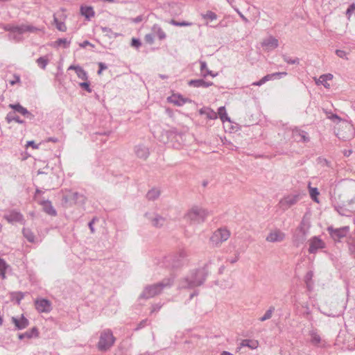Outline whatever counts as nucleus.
<instances>
[{
    "instance_id": "64",
    "label": "nucleus",
    "mask_w": 355,
    "mask_h": 355,
    "mask_svg": "<svg viewBox=\"0 0 355 355\" xmlns=\"http://www.w3.org/2000/svg\"><path fill=\"white\" fill-rule=\"evenodd\" d=\"M143 19V17L142 16L139 15V16H137V17L134 18L132 19V21L135 23H139L142 21Z\"/></svg>"
},
{
    "instance_id": "3",
    "label": "nucleus",
    "mask_w": 355,
    "mask_h": 355,
    "mask_svg": "<svg viewBox=\"0 0 355 355\" xmlns=\"http://www.w3.org/2000/svg\"><path fill=\"white\" fill-rule=\"evenodd\" d=\"M209 215V212L205 209L193 206L185 214L184 218L191 225H199L204 223Z\"/></svg>"
},
{
    "instance_id": "39",
    "label": "nucleus",
    "mask_w": 355,
    "mask_h": 355,
    "mask_svg": "<svg viewBox=\"0 0 355 355\" xmlns=\"http://www.w3.org/2000/svg\"><path fill=\"white\" fill-rule=\"evenodd\" d=\"M77 69L78 70L76 72L77 76L83 80H87V79H88L87 73L84 70V69L80 67V68H78Z\"/></svg>"
},
{
    "instance_id": "54",
    "label": "nucleus",
    "mask_w": 355,
    "mask_h": 355,
    "mask_svg": "<svg viewBox=\"0 0 355 355\" xmlns=\"http://www.w3.org/2000/svg\"><path fill=\"white\" fill-rule=\"evenodd\" d=\"M26 33L27 32H29V33H35L36 31H38V28L32 26V25H29V24H26Z\"/></svg>"
},
{
    "instance_id": "10",
    "label": "nucleus",
    "mask_w": 355,
    "mask_h": 355,
    "mask_svg": "<svg viewBox=\"0 0 355 355\" xmlns=\"http://www.w3.org/2000/svg\"><path fill=\"white\" fill-rule=\"evenodd\" d=\"M299 200V196L289 195L282 198L279 202V207L283 210H286L293 205H295Z\"/></svg>"
},
{
    "instance_id": "36",
    "label": "nucleus",
    "mask_w": 355,
    "mask_h": 355,
    "mask_svg": "<svg viewBox=\"0 0 355 355\" xmlns=\"http://www.w3.org/2000/svg\"><path fill=\"white\" fill-rule=\"evenodd\" d=\"M8 267V265L6 262V261L1 258H0V277L2 279L6 278V271Z\"/></svg>"
},
{
    "instance_id": "4",
    "label": "nucleus",
    "mask_w": 355,
    "mask_h": 355,
    "mask_svg": "<svg viewBox=\"0 0 355 355\" xmlns=\"http://www.w3.org/2000/svg\"><path fill=\"white\" fill-rule=\"evenodd\" d=\"M187 253L184 250H180L178 252L170 254L164 258L163 264L166 267L178 268L182 266Z\"/></svg>"
},
{
    "instance_id": "42",
    "label": "nucleus",
    "mask_w": 355,
    "mask_h": 355,
    "mask_svg": "<svg viewBox=\"0 0 355 355\" xmlns=\"http://www.w3.org/2000/svg\"><path fill=\"white\" fill-rule=\"evenodd\" d=\"M309 194L311 199L316 202H318V196L319 195V191L317 188H309Z\"/></svg>"
},
{
    "instance_id": "8",
    "label": "nucleus",
    "mask_w": 355,
    "mask_h": 355,
    "mask_svg": "<svg viewBox=\"0 0 355 355\" xmlns=\"http://www.w3.org/2000/svg\"><path fill=\"white\" fill-rule=\"evenodd\" d=\"M309 252L310 254H315L319 250H322L326 248L325 243L319 236H313L309 241Z\"/></svg>"
},
{
    "instance_id": "23",
    "label": "nucleus",
    "mask_w": 355,
    "mask_h": 355,
    "mask_svg": "<svg viewBox=\"0 0 355 355\" xmlns=\"http://www.w3.org/2000/svg\"><path fill=\"white\" fill-rule=\"evenodd\" d=\"M80 14L87 20H90L95 15L93 7L87 6H81L80 8Z\"/></svg>"
},
{
    "instance_id": "49",
    "label": "nucleus",
    "mask_w": 355,
    "mask_h": 355,
    "mask_svg": "<svg viewBox=\"0 0 355 355\" xmlns=\"http://www.w3.org/2000/svg\"><path fill=\"white\" fill-rule=\"evenodd\" d=\"M79 85H80V87L82 89H83L86 90L87 92H89V93H90V92H92V89H91V87H90V83H89V82H88V81H87V80H85V82L80 83L79 84Z\"/></svg>"
},
{
    "instance_id": "38",
    "label": "nucleus",
    "mask_w": 355,
    "mask_h": 355,
    "mask_svg": "<svg viewBox=\"0 0 355 355\" xmlns=\"http://www.w3.org/2000/svg\"><path fill=\"white\" fill-rule=\"evenodd\" d=\"M350 254L355 258V236L350 237L347 241Z\"/></svg>"
},
{
    "instance_id": "41",
    "label": "nucleus",
    "mask_w": 355,
    "mask_h": 355,
    "mask_svg": "<svg viewBox=\"0 0 355 355\" xmlns=\"http://www.w3.org/2000/svg\"><path fill=\"white\" fill-rule=\"evenodd\" d=\"M54 23L56 26L57 29L60 31L64 32L67 31V26L62 21H59L58 18L55 17H54Z\"/></svg>"
},
{
    "instance_id": "40",
    "label": "nucleus",
    "mask_w": 355,
    "mask_h": 355,
    "mask_svg": "<svg viewBox=\"0 0 355 355\" xmlns=\"http://www.w3.org/2000/svg\"><path fill=\"white\" fill-rule=\"evenodd\" d=\"M283 60L288 64H298L300 63V60L297 58H291L286 55H282Z\"/></svg>"
},
{
    "instance_id": "33",
    "label": "nucleus",
    "mask_w": 355,
    "mask_h": 355,
    "mask_svg": "<svg viewBox=\"0 0 355 355\" xmlns=\"http://www.w3.org/2000/svg\"><path fill=\"white\" fill-rule=\"evenodd\" d=\"M286 72H275L273 73L268 74L265 76H263L262 78L263 79V81L266 83L267 81L271 80L274 78H281L283 76H286Z\"/></svg>"
},
{
    "instance_id": "59",
    "label": "nucleus",
    "mask_w": 355,
    "mask_h": 355,
    "mask_svg": "<svg viewBox=\"0 0 355 355\" xmlns=\"http://www.w3.org/2000/svg\"><path fill=\"white\" fill-rule=\"evenodd\" d=\"M162 307V304H155L152 306L151 313L159 311Z\"/></svg>"
},
{
    "instance_id": "25",
    "label": "nucleus",
    "mask_w": 355,
    "mask_h": 355,
    "mask_svg": "<svg viewBox=\"0 0 355 355\" xmlns=\"http://www.w3.org/2000/svg\"><path fill=\"white\" fill-rule=\"evenodd\" d=\"M168 100L171 103L178 106L183 105L187 101L186 98H184L182 96L175 94H173L171 96L168 97Z\"/></svg>"
},
{
    "instance_id": "56",
    "label": "nucleus",
    "mask_w": 355,
    "mask_h": 355,
    "mask_svg": "<svg viewBox=\"0 0 355 355\" xmlns=\"http://www.w3.org/2000/svg\"><path fill=\"white\" fill-rule=\"evenodd\" d=\"M200 72H201V74L202 75V73L207 69V66L206 62H205V61H200Z\"/></svg>"
},
{
    "instance_id": "7",
    "label": "nucleus",
    "mask_w": 355,
    "mask_h": 355,
    "mask_svg": "<svg viewBox=\"0 0 355 355\" xmlns=\"http://www.w3.org/2000/svg\"><path fill=\"white\" fill-rule=\"evenodd\" d=\"M327 232L335 241H340L341 239L347 235L349 232V226H344L340 228L328 227Z\"/></svg>"
},
{
    "instance_id": "62",
    "label": "nucleus",
    "mask_w": 355,
    "mask_h": 355,
    "mask_svg": "<svg viewBox=\"0 0 355 355\" xmlns=\"http://www.w3.org/2000/svg\"><path fill=\"white\" fill-rule=\"evenodd\" d=\"M236 11L245 23L248 22V19L242 14L241 12L239 11V10L236 9Z\"/></svg>"
},
{
    "instance_id": "27",
    "label": "nucleus",
    "mask_w": 355,
    "mask_h": 355,
    "mask_svg": "<svg viewBox=\"0 0 355 355\" xmlns=\"http://www.w3.org/2000/svg\"><path fill=\"white\" fill-rule=\"evenodd\" d=\"M259 346V342L256 340L244 339L241 343V347H248L251 349H255Z\"/></svg>"
},
{
    "instance_id": "30",
    "label": "nucleus",
    "mask_w": 355,
    "mask_h": 355,
    "mask_svg": "<svg viewBox=\"0 0 355 355\" xmlns=\"http://www.w3.org/2000/svg\"><path fill=\"white\" fill-rule=\"evenodd\" d=\"M313 277V272L309 270L306 272L304 276V282L306 285V288L309 291H311L313 289V282L312 281V278Z\"/></svg>"
},
{
    "instance_id": "37",
    "label": "nucleus",
    "mask_w": 355,
    "mask_h": 355,
    "mask_svg": "<svg viewBox=\"0 0 355 355\" xmlns=\"http://www.w3.org/2000/svg\"><path fill=\"white\" fill-rule=\"evenodd\" d=\"M275 310V306H270L269 309L265 313V314L261 318H259V320L261 322H263V321L270 319L272 318V313H274Z\"/></svg>"
},
{
    "instance_id": "51",
    "label": "nucleus",
    "mask_w": 355,
    "mask_h": 355,
    "mask_svg": "<svg viewBox=\"0 0 355 355\" xmlns=\"http://www.w3.org/2000/svg\"><path fill=\"white\" fill-rule=\"evenodd\" d=\"M154 37L153 33L146 34L144 37L145 42L149 44H153L154 43Z\"/></svg>"
},
{
    "instance_id": "60",
    "label": "nucleus",
    "mask_w": 355,
    "mask_h": 355,
    "mask_svg": "<svg viewBox=\"0 0 355 355\" xmlns=\"http://www.w3.org/2000/svg\"><path fill=\"white\" fill-rule=\"evenodd\" d=\"M16 295H17L16 300H17V303L19 304L20 301L24 298V295L21 292H19Z\"/></svg>"
},
{
    "instance_id": "9",
    "label": "nucleus",
    "mask_w": 355,
    "mask_h": 355,
    "mask_svg": "<svg viewBox=\"0 0 355 355\" xmlns=\"http://www.w3.org/2000/svg\"><path fill=\"white\" fill-rule=\"evenodd\" d=\"M145 217L157 228L163 227L166 223V218L155 212H147Z\"/></svg>"
},
{
    "instance_id": "18",
    "label": "nucleus",
    "mask_w": 355,
    "mask_h": 355,
    "mask_svg": "<svg viewBox=\"0 0 355 355\" xmlns=\"http://www.w3.org/2000/svg\"><path fill=\"white\" fill-rule=\"evenodd\" d=\"M9 107L14 110L15 112L20 113L28 119H31L34 116L33 114H32L26 108L21 106L19 103L10 104Z\"/></svg>"
},
{
    "instance_id": "47",
    "label": "nucleus",
    "mask_w": 355,
    "mask_h": 355,
    "mask_svg": "<svg viewBox=\"0 0 355 355\" xmlns=\"http://www.w3.org/2000/svg\"><path fill=\"white\" fill-rule=\"evenodd\" d=\"M311 342L313 345H318L321 341L320 336L315 332L312 331L311 333Z\"/></svg>"
},
{
    "instance_id": "20",
    "label": "nucleus",
    "mask_w": 355,
    "mask_h": 355,
    "mask_svg": "<svg viewBox=\"0 0 355 355\" xmlns=\"http://www.w3.org/2000/svg\"><path fill=\"white\" fill-rule=\"evenodd\" d=\"M188 85L191 87H203L207 88L213 85L212 82H207L204 80L203 79H196V80H190L188 82Z\"/></svg>"
},
{
    "instance_id": "14",
    "label": "nucleus",
    "mask_w": 355,
    "mask_h": 355,
    "mask_svg": "<svg viewBox=\"0 0 355 355\" xmlns=\"http://www.w3.org/2000/svg\"><path fill=\"white\" fill-rule=\"evenodd\" d=\"M306 239V232L302 227H297L293 235V243L296 246L303 244Z\"/></svg>"
},
{
    "instance_id": "52",
    "label": "nucleus",
    "mask_w": 355,
    "mask_h": 355,
    "mask_svg": "<svg viewBox=\"0 0 355 355\" xmlns=\"http://www.w3.org/2000/svg\"><path fill=\"white\" fill-rule=\"evenodd\" d=\"M21 81V79H20V76L19 75H17V74H14L13 75V79L12 80H10V84L11 85H14L17 83H19Z\"/></svg>"
},
{
    "instance_id": "21",
    "label": "nucleus",
    "mask_w": 355,
    "mask_h": 355,
    "mask_svg": "<svg viewBox=\"0 0 355 355\" xmlns=\"http://www.w3.org/2000/svg\"><path fill=\"white\" fill-rule=\"evenodd\" d=\"M135 152L139 158L146 159L149 156V150L147 147L144 145H137L135 148Z\"/></svg>"
},
{
    "instance_id": "15",
    "label": "nucleus",
    "mask_w": 355,
    "mask_h": 355,
    "mask_svg": "<svg viewBox=\"0 0 355 355\" xmlns=\"http://www.w3.org/2000/svg\"><path fill=\"white\" fill-rule=\"evenodd\" d=\"M261 46L265 51H271L279 46V41L270 35L262 41Z\"/></svg>"
},
{
    "instance_id": "11",
    "label": "nucleus",
    "mask_w": 355,
    "mask_h": 355,
    "mask_svg": "<svg viewBox=\"0 0 355 355\" xmlns=\"http://www.w3.org/2000/svg\"><path fill=\"white\" fill-rule=\"evenodd\" d=\"M286 237L285 234L279 229L271 230L266 238L268 242L277 243L282 242Z\"/></svg>"
},
{
    "instance_id": "2",
    "label": "nucleus",
    "mask_w": 355,
    "mask_h": 355,
    "mask_svg": "<svg viewBox=\"0 0 355 355\" xmlns=\"http://www.w3.org/2000/svg\"><path fill=\"white\" fill-rule=\"evenodd\" d=\"M174 282L173 277L164 279L162 282L146 286L142 293L140 294L139 297L143 299H149L154 296L159 295L165 289L170 288Z\"/></svg>"
},
{
    "instance_id": "61",
    "label": "nucleus",
    "mask_w": 355,
    "mask_h": 355,
    "mask_svg": "<svg viewBox=\"0 0 355 355\" xmlns=\"http://www.w3.org/2000/svg\"><path fill=\"white\" fill-rule=\"evenodd\" d=\"M146 323H147V320H143L142 321H141L139 322L137 327L136 328V330H139V329L144 327L146 325Z\"/></svg>"
},
{
    "instance_id": "1",
    "label": "nucleus",
    "mask_w": 355,
    "mask_h": 355,
    "mask_svg": "<svg viewBox=\"0 0 355 355\" xmlns=\"http://www.w3.org/2000/svg\"><path fill=\"white\" fill-rule=\"evenodd\" d=\"M209 275L208 263L203 267L191 270V272L179 282L180 288H194L204 284Z\"/></svg>"
},
{
    "instance_id": "24",
    "label": "nucleus",
    "mask_w": 355,
    "mask_h": 355,
    "mask_svg": "<svg viewBox=\"0 0 355 355\" xmlns=\"http://www.w3.org/2000/svg\"><path fill=\"white\" fill-rule=\"evenodd\" d=\"M71 200L73 201L76 204L83 205L86 200L85 196L78 192H73L69 196Z\"/></svg>"
},
{
    "instance_id": "28",
    "label": "nucleus",
    "mask_w": 355,
    "mask_h": 355,
    "mask_svg": "<svg viewBox=\"0 0 355 355\" xmlns=\"http://www.w3.org/2000/svg\"><path fill=\"white\" fill-rule=\"evenodd\" d=\"M200 114H205L209 119H217V113L209 107H203L200 110Z\"/></svg>"
},
{
    "instance_id": "53",
    "label": "nucleus",
    "mask_w": 355,
    "mask_h": 355,
    "mask_svg": "<svg viewBox=\"0 0 355 355\" xmlns=\"http://www.w3.org/2000/svg\"><path fill=\"white\" fill-rule=\"evenodd\" d=\"M131 45L134 47L139 48L141 45V42L139 39L132 38Z\"/></svg>"
},
{
    "instance_id": "43",
    "label": "nucleus",
    "mask_w": 355,
    "mask_h": 355,
    "mask_svg": "<svg viewBox=\"0 0 355 355\" xmlns=\"http://www.w3.org/2000/svg\"><path fill=\"white\" fill-rule=\"evenodd\" d=\"M169 24L173 25V26H190L192 25V23L191 22H189V21H178L175 19H171L170 21H169Z\"/></svg>"
},
{
    "instance_id": "12",
    "label": "nucleus",
    "mask_w": 355,
    "mask_h": 355,
    "mask_svg": "<svg viewBox=\"0 0 355 355\" xmlns=\"http://www.w3.org/2000/svg\"><path fill=\"white\" fill-rule=\"evenodd\" d=\"M35 306L40 313H49L52 309L50 301L44 298L37 299L35 302Z\"/></svg>"
},
{
    "instance_id": "63",
    "label": "nucleus",
    "mask_w": 355,
    "mask_h": 355,
    "mask_svg": "<svg viewBox=\"0 0 355 355\" xmlns=\"http://www.w3.org/2000/svg\"><path fill=\"white\" fill-rule=\"evenodd\" d=\"M354 10H355V4L352 3L347 8V14H350L351 12H354Z\"/></svg>"
},
{
    "instance_id": "29",
    "label": "nucleus",
    "mask_w": 355,
    "mask_h": 355,
    "mask_svg": "<svg viewBox=\"0 0 355 355\" xmlns=\"http://www.w3.org/2000/svg\"><path fill=\"white\" fill-rule=\"evenodd\" d=\"M6 120L8 123H11L12 121H15L20 124L24 123V121L21 119L19 116H17L14 112H8L6 117Z\"/></svg>"
},
{
    "instance_id": "57",
    "label": "nucleus",
    "mask_w": 355,
    "mask_h": 355,
    "mask_svg": "<svg viewBox=\"0 0 355 355\" xmlns=\"http://www.w3.org/2000/svg\"><path fill=\"white\" fill-rule=\"evenodd\" d=\"M208 75L215 77L216 76L217 73H214L212 71L209 70L208 69L202 73L203 77H207Z\"/></svg>"
},
{
    "instance_id": "46",
    "label": "nucleus",
    "mask_w": 355,
    "mask_h": 355,
    "mask_svg": "<svg viewBox=\"0 0 355 355\" xmlns=\"http://www.w3.org/2000/svg\"><path fill=\"white\" fill-rule=\"evenodd\" d=\"M36 62L40 67L44 69L49 62V60L45 57H40L38 59H37Z\"/></svg>"
},
{
    "instance_id": "48",
    "label": "nucleus",
    "mask_w": 355,
    "mask_h": 355,
    "mask_svg": "<svg viewBox=\"0 0 355 355\" xmlns=\"http://www.w3.org/2000/svg\"><path fill=\"white\" fill-rule=\"evenodd\" d=\"M55 43L58 46H63L64 48H67L69 46L70 41L67 40L66 38H60Z\"/></svg>"
},
{
    "instance_id": "55",
    "label": "nucleus",
    "mask_w": 355,
    "mask_h": 355,
    "mask_svg": "<svg viewBox=\"0 0 355 355\" xmlns=\"http://www.w3.org/2000/svg\"><path fill=\"white\" fill-rule=\"evenodd\" d=\"M97 220L98 219L95 217L91 221H89L88 223L89 228L91 230L92 233L94 232V224L95 221Z\"/></svg>"
},
{
    "instance_id": "58",
    "label": "nucleus",
    "mask_w": 355,
    "mask_h": 355,
    "mask_svg": "<svg viewBox=\"0 0 355 355\" xmlns=\"http://www.w3.org/2000/svg\"><path fill=\"white\" fill-rule=\"evenodd\" d=\"M239 259V252H236L235 254V257L233 258L228 259V261H230L231 263H236Z\"/></svg>"
},
{
    "instance_id": "6",
    "label": "nucleus",
    "mask_w": 355,
    "mask_h": 355,
    "mask_svg": "<svg viewBox=\"0 0 355 355\" xmlns=\"http://www.w3.org/2000/svg\"><path fill=\"white\" fill-rule=\"evenodd\" d=\"M230 236V232L226 228H219L216 230L210 238V242L214 247H218L223 242L227 241Z\"/></svg>"
},
{
    "instance_id": "50",
    "label": "nucleus",
    "mask_w": 355,
    "mask_h": 355,
    "mask_svg": "<svg viewBox=\"0 0 355 355\" xmlns=\"http://www.w3.org/2000/svg\"><path fill=\"white\" fill-rule=\"evenodd\" d=\"M336 54L337 56H338L339 58H343V59H345V60H348V58H347V53L345 51H343V50H340V49H337L336 51Z\"/></svg>"
},
{
    "instance_id": "13",
    "label": "nucleus",
    "mask_w": 355,
    "mask_h": 355,
    "mask_svg": "<svg viewBox=\"0 0 355 355\" xmlns=\"http://www.w3.org/2000/svg\"><path fill=\"white\" fill-rule=\"evenodd\" d=\"M292 137L297 142L306 143L309 141L308 133L298 128H295L292 130Z\"/></svg>"
},
{
    "instance_id": "5",
    "label": "nucleus",
    "mask_w": 355,
    "mask_h": 355,
    "mask_svg": "<svg viewBox=\"0 0 355 355\" xmlns=\"http://www.w3.org/2000/svg\"><path fill=\"white\" fill-rule=\"evenodd\" d=\"M115 338L110 329L103 330L100 335L98 348L101 351H107L114 343Z\"/></svg>"
},
{
    "instance_id": "35",
    "label": "nucleus",
    "mask_w": 355,
    "mask_h": 355,
    "mask_svg": "<svg viewBox=\"0 0 355 355\" xmlns=\"http://www.w3.org/2000/svg\"><path fill=\"white\" fill-rule=\"evenodd\" d=\"M26 24H21L19 26H12L9 30L10 31L11 33H18V34L21 35V34L26 33Z\"/></svg>"
},
{
    "instance_id": "16",
    "label": "nucleus",
    "mask_w": 355,
    "mask_h": 355,
    "mask_svg": "<svg viewBox=\"0 0 355 355\" xmlns=\"http://www.w3.org/2000/svg\"><path fill=\"white\" fill-rule=\"evenodd\" d=\"M38 202L42 206L44 211L49 215L55 216L57 214L56 210L52 205L51 201L48 200L40 199Z\"/></svg>"
},
{
    "instance_id": "26",
    "label": "nucleus",
    "mask_w": 355,
    "mask_h": 355,
    "mask_svg": "<svg viewBox=\"0 0 355 355\" xmlns=\"http://www.w3.org/2000/svg\"><path fill=\"white\" fill-rule=\"evenodd\" d=\"M153 33L157 35L160 40H163L166 38V35L162 28L157 24L153 25L152 27Z\"/></svg>"
},
{
    "instance_id": "22",
    "label": "nucleus",
    "mask_w": 355,
    "mask_h": 355,
    "mask_svg": "<svg viewBox=\"0 0 355 355\" xmlns=\"http://www.w3.org/2000/svg\"><path fill=\"white\" fill-rule=\"evenodd\" d=\"M39 336V331L37 327H33L31 330L27 331L24 333L19 334L18 338L20 340L24 338L31 339L33 338H37Z\"/></svg>"
},
{
    "instance_id": "32",
    "label": "nucleus",
    "mask_w": 355,
    "mask_h": 355,
    "mask_svg": "<svg viewBox=\"0 0 355 355\" xmlns=\"http://www.w3.org/2000/svg\"><path fill=\"white\" fill-rule=\"evenodd\" d=\"M217 116L218 115L219 118L222 121L223 123L225 121H230V118L228 116L225 107L224 106H221L218 109Z\"/></svg>"
},
{
    "instance_id": "31",
    "label": "nucleus",
    "mask_w": 355,
    "mask_h": 355,
    "mask_svg": "<svg viewBox=\"0 0 355 355\" xmlns=\"http://www.w3.org/2000/svg\"><path fill=\"white\" fill-rule=\"evenodd\" d=\"M22 233L24 236L27 239V241L30 243H35V236L33 232L28 228H23Z\"/></svg>"
},
{
    "instance_id": "34",
    "label": "nucleus",
    "mask_w": 355,
    "mask_h": 355,
    "mask_svg": "<svg viewBox=\"0 0 355 355\" xmlns=\"http://www.w3.org/2000/svg\"><path fill=\"white\" fill-rule=\"evenodd\" d=\"M160 196V191L157 189L153 188L148 191L146 194V198L149 200H155Z\"/></svg>"
},
{
    "instance_id": "19",
    "label": "nucleus",
    "mask_w": 355,
    "mask_h": 355,
    "mask_svg": "<svg viewBox=\"0 0 355 355\" xmlns=\"http://www.w3.org/2000/svg\"><path fill=\"white\" fill-rule=\"evenodd\" d=\"M4 218L9 223L21 222L24 220L22 214L17 211H10L4 216Z\"/></svg>"
},
{
    "instance_id": "44",
    "label": "nucleus",
    "mask_w": 355,
    "mask_h": 355,
    "mask_svg": "<svg viewBox=\"0 0 355 355\" xmlns=\"http://www.w3.org/2000/svg\"><path fill=\"white\" fill-rule=\"evenodd\" d=\"M203 19H209L211 21L216 20L217 19V15L212 11H207L205 14L202 15Z\"/></svg>"
},
{
    "instance_id": "45",
    "label": "nucleus",
    "mask_w": 355,
    "mask_h": 355,
    "mask_svg": "<svg viewBox=\"0 0 355 355\" xmlns=\"http://www.w3.org/2000/svg\"><path fill=\"white\" fill-rule=\"evenodd\" d=\"M315 83L318 85H322L325 88H327V89L330 87V85L327 83V80H326V78L324 77H323L322 75H321L319 77V78L315 80Z\"/></svg>"
},
{
    "instance_id": "17",
    "label": "nucleus",
    "mask_w": 355,
    "mask_h": 355,
    "mask_svg": "<svg viewBox=\"0 0 355 355\" xmlns=\"http://www.w3.org/2000/svg\"><path fill=\"white\" fill-rule=\"evenodd\" d=\"M12 323L15 325V327L18 330H22L26 328L29 324V321L23 315L19 318H12Z\"/></svg>"
}]
</instances>
